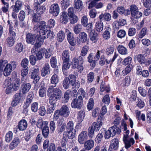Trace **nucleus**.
<instances>
[{
    "label": "nucleus",
    "instance_id": "6ab92c4d",
    "mask_svg": "<svg viewBox=\"0 0 151 151\" xmlns=\"http://www.w3.org/2000/svg\"><path fill=\"white\" fill-rule=\"evenodd\" d=\"M74 8L78 12H81L83 9V5L81 0H75L73 4Z\"/></svg>",
    "mask_w": 151,
    "mask_h": 151
},
{
    "label": "nucleus",
    "instance_id": "e433bc0d",
    "mask_svg": "<svg viewBox=\"0 0 151 151\" xmlns=\"http://www.w3.org/2000/svg\"><path fill=\"white\" fill-rule=\"evenodd\" d=\"M53 49L50 47L46 50L42 49L43 53L45 54V57L46 58H49L52 55Z\"/></svg>",
    "mask_w": 151,
    "mask_h": 151
},
{
    "label": "nucleus",
    "instance_id": "338daca9",
    "mask_svg": "<svg viewBox=\"0 0 151 151\" xmlns=\"http://www.w3.org/2000/svg\"><path fill=\"white\" fill-rule=\"evenodd\" d=\"M82 29V26L81 24H77L74 27L73 31L75 34H78L81 31Z\"/></svg>",
    "mask_w": 151,
    "mask_h": 151
},
{
    "label": "nucleus",
    "instance_id": "2f4dec72",
    "mask_svg": "<svg viewBox=\"0 0 151 151\" xmlns=\"http://www.w3.org/2000/svg\"><path fill=\"white\" fill-rule=\"evenodd\" d=\"M48 124V122L47 121H43L42 119H39L37 121L36 126L38 128L42 129L47 126Z\"/></svg>",
    "mask_w": 151,
    "mask_h": 151
},
{
    "label": "nucleus",
    "instance_id": "c03bdc74",
    "mask_svg": "<svg viewBox=\"0 0 151 151\" xmlns=\"http://www.w3.org/2000/svg\"><path fill=\"white\" fill-rule=\"evenodd\" d=\"M125 144V147L127 149L131 146V144L133 145L134 143V141L133 138H131L129 140L127 139L124 141Z\"/></svg>",
    "mask_w": 151,
    "mask_h": 151
},
{
    "label": "nucleus",
    "instance_id": "5701e85b",
    "mask_svg": "<svg viewBox=\"0 0 151 151\" xmlns=\"http://www.w3.org/2000/svg\"><path fill=\"white\" fill-rule=\"evenodd\" d=\"M72 93L71 91L69 90H67L63 96L62 98V102L64 103L68 102L71 96Z\"/></svg>",
    "mask_w": 151,
    "mask_h": 151
},
{
    "label": "nucleus",
    "instance_id": "f8f14e48",
    "mask_svg": "<svg viewBox=\"0 0 151 151\" xmlns=\"http://www.w3.org/2000/svg\"><path fill=\"white\" fill-rule=\"evenodd\" d=\"M104 119V118L102 115H99L97 122H94L91 127H93V130L95 129L96 131L99 130L102 125L103 123L101 121Z\"/></svg>",
    "mask_w": 151,
    "mask_h": 151
},
{
    "label": "nucleus",
    "instance_id": "79ce46f5",
    "mask_svg": "<svg viewBox=\"0 0 151 151\" xmlns=\"http://www.w3.org/2000/svg\"><path fill=\"white\" fill-rule=\"evenodd\" d=\"M135 57L138 62L140 64H144V63H145V58L144 55L139 54L136 55Z\"/></svg>",
    "mask_w": 151,
    "mask_h": 151
},
{
    "label": "nucleus",
    "instance_id": "774afa93",
    "mask_svg": "<svg viewBox=\"0 0 151 151\" xmlns=\"http://www.w3.org/2000/svg\"><path fill=\"white\" fill-rule=\"evenodd\" d=\"M26 17V13L23 11H21L19 12L18 15V18L20 21H24Z\"/></svg>",
    "mask_w": 151,
    "mask_h": 151
},
{
    "label": "nucleus",
    "instance_id": "603ef678",
    "mask_svg": "<svg viewBox=\"0 0 151 151\" xmlns=\"http://www.w3.org/2000/svg\"><path fill=\"white\" fill-rule=\"evenodd\" d=\"M79 37L83 42H85L87 40V35L84 32H82L80 33L79 35Z\"/></svg>",
    "mask_w": 151,
    "mask_h": 151
},
{
    "label": "nucleus",
    "instance_id": "a878e982",
    "mask_svg": "<svg viewBox=\"0 0 151 151\" xmlns=\"http://www.w3.org/2000/svg\"><path fill=\"white\" fill-rule=\"evenodd\" d=\"M22 5V2L21 1L17 0L15 2V5L12 6L11 8L13 9V11L18 12L19 10L21 9Z\"/></svg>",
    "mask_w": 151,
    "mask_h": 151
},
{
    "label": "nucleus",
    "instance_id": "f3484780",
    "mask_svg": "<svg viewBox=\"0 0 151 151\" xmlns=\"http://www.w3.org/2000/svg\"><path fill=\"white\" fill-rule=\"evenodd\" d=\"M25 82L24 83H22V90L23 94L24 95L29 91L31 88V85L29 83H27V79L25 78Z\"/></svg>",
    "mask_w": 151,
    "mask_h": 151
},
{
    "label": "nucleus",
    "instance_id": "20e7f679",
    "mask_svg": "<svg viewBox=\"0 0 151 151\" xmlns=\"http://www.w3.org/2000/svg\"><path fill=\"white\" fill-rule=\"evenodd\" d=\"M32 18V22L34 24L33 28L34 31L36 32H38L39 30L43 27L41 24L42 22H46L44 21H40L41 19V16L35 13L34 12L31 14Z\"/></svg>",
    "mask_w": 151,
    "mask_h": 151
},
{
    "label": "nucleus",
    "instance_id": "864d4df0",
    "mask_svg": "<svg viewBox=\"0 0 151 151\" xmlns=\"http://www.w3.org/2000/svg\"><path fill=\"white\" fill-rule=\"evenodd\" d=\"M49 133V128L47 126L42 129V133L44 138H47V137Z\"/></svg>",
    "mask_w": 151,
    "mask_h": 151
},
{
    "label": "nucleus",
    "instance_id": "3c124183",
    "mask_svg": "<svg viewBox=\"0 0 151 151\" xmlns=\"http://www.w3.org/2000/svg\"><path fill=\"white\" fill-rule=\"evenodd\" d=\"M114 50V45H110L106 49V53L108 55H111L112 54Z\"/></svg>",
    "mask_w": 151,
    "mask_h": 151
},
{
    "label": "nucleus",
    "instance_id": "09e8293b",
    "mask_svg": "<svg viewBox=\"0 0 151 151\" xmlns=\"http://www.w3.org/2000/svg\"><path fill=\"white\" fill-rule=\"evenodd\" d=\"M14 49L17 52L20 53L23 50V45L21 42L17 43L15 46Z\"/></svg>",
    "mask_w": 151,
    "mask_h": 151
},
{
    "label": "nucleus",
    "instance_id": "58836bf2",
    "mask_svg": "<svg viewBox=\"0 0 151 151\" xmlns=\"http://www.w3.org/2000/svg\"><path fill=\"white\" fill-rule=\"evenodd\" d=\"M118 52L122 55H126L127 54L128 51L127 48L122 45H119L117 47Z\"/></svg>",
    "mask_w": 151,
    "mask_h": 151
},
{
    "label": "nucleus",
    "instance_id": "72a5a7b5",
    "mask_svg": "<svg viewBox=\"0 0 151 151\" xmlns=\"http://www.w3.org/2000/svg\"><path fill=\"white\" fill-rule=\"evenodd\" d=\"M89 37L90 40L94 43L96 42L99 39L97 33L94 31L90 32Z\"/></svg>",
    "mask_w": 151,
    "mask_h": 151
},
{
    "label": "nucleus",
    "instance_id": "de8ad7c7",
    "mask_svg": "<svg viewBox=\"0 0 151 151\" xmlns=\"http://www.w3.org/2000/svg\"><path fill=\"white\" fill-rule=\"evenodd\" d=\"M95 75L93 72H90L87 75V81L88 83H91L94 79Z\"/></svg>",
    "mask_w": 151,
    "mask_h": 151
},
{
    "label": "nucleus",
    "instance_id": "bb28decb",
    "mask_svg": "<svg viewBox=\"0 0 151 151\" xmlns=\"http://www.w3.org/2000/svg\"><path fill=\"white\" fill-rule=\"evenodd\" d=\"M20 143V140L18 137L14 138L9 145V148L10 150H13L16 148Z\"/></svg>",
    "mask_w": 151,
    "mask_h": 151
},
{
    "label": "nucleus",
    "instance_id": "dca6fc26",
    "mask_svg": "<svg viewBox=\"0 0 151 151\" xmlns=\"http://www.w3.org/2000/svg\"><path fill=\"white\" fill-rule=\"evenodd\" d=\"M59 110L60 112V116L65 117H67L69 116L70 111L67 105H63Z\"/></svg>",
    "mask_w": 151,
    "mask_h": 151
},
{
    "label": "nucleus",
    "instance_id": "b1692460",
    "mask_svg": "<svg viewBox=\"0 0 151 151\" xmlns=\"http://www.w3.org/2000/svg\"><path fill=\"white\" fill-rule=\"evenodd\" d=\"M99 18L102 21H109L111 19V15L109 13H102L99 17Z\"/></svg>",
    "mask_w": 151,
    "mask_h": 151
},
{
    "label": "nucleus",
    "instance_id": "a211bd4d",
    "mask_svg": "<svg viewBox=\"0 0 151 151\" xmlns=\"http://www.w3.org/2000/svg\"><path fill=\"white\" fill-rule=\"evenodd\" d=\"M119 143V140L117 138L113 139L111 141L108 151H112L113 150H117L118 147Z\"/></svg>",
    "mask_w": 151,
    "mask_h": 151
},
{
    "label": "nucleus",
    "instance_id": "aec40b11",
    "mask_svg": "<svg viewBox=\"0 0 151 151\" xmlns=\"http://www.w3.org/2000/svg\"><path fill=\"white\" fill-rule=\"evenodd\" d=\"M88 138V135L87 132L83 131L79 135L78 141L80 143L83 144Z\"/></svg>",
    "mask_w": 151,
    "mask_h": 151
},
{
    "label": "nucleus",
    "instance_id": "5fc2aeb1",
    "mask_svg": "<svg viewBox=\"0 0 151 151\" xmlns=\"http://www.w3.org/2000/svg\"><path fill=\"white\" fill-rule=\"evenodd\" d=\"M39 68L38 67H36V68L34 67L32 70L30 77H32L33 76H39Z\"/></svg>",
    "mask_w": 151,
    "mask_h": 151
},
{
    "label": "nucleus",
    "instance_id": "0e129e2a",
    "mask_svg": "<svg viewBox=\"0 0 151 151\" xmlns=\"http://www.w3.org/2000/svg\"><path fill=\"white\" fill-rule=\"evenodd\" d=\"M69 17H70V24H74L77 22L78 18L76 15L70 16Z\"/></svg>",
    "mask_w": 151,
    "mask_h": 151
},
{
    "label": "nucleus",
    "instance_id": "2eb2a0df",
    "mask_svg": "<svg viewBox=\"0 0 151 151\" xmlns=\"http://www.w3.org/2000/svg\"><path fill=\"white\" fill-rule=\"evenodd\" d=\"M58 69H57L54 71V74L52 76L50 79V83L53 84L52 85L53 87H56L57 84L59 82V77L58 74Z\"/></svg>",
    "mask_w": 151,
    "mask_h": 151
},
{
    "label": "nucleus",
    "instance_id": "4c0bfd02",
    "mask_svg": "<svg viewBox=\"0 0 151 151\" xmlns=\"http://www.w3.org/2000/svg\"><path fill=\"white\" fill-rule=\"evenodd\" d=\"M60 19V21L62 23L64 24H66L68 22V17L67 15V12H62Z\"/></svg>",
    "mask_w": 151,
    "mask_h": 151
},
{
    "label": "nucleus",
    "instance_id": "0eeeda50",
    "mask_svg": "<svg viewBox=\"0 0 151 151\" xmlns=\"http://www.w3.org/2000/svg\"><path fill=\"white\" fill-rule=\"evenodd\" d=\"M83 98L81 96H79L77 99H74L71 103V106L72 108L80 109L83 105Z\"/></svg>",
    "mask_w": 151,
    "mask_h": 151
},
{
    "label": "nucleus",
    "instance_id": "bf43d9fd",
    "mask_svg": "<svg viewBox=\"0 0 151 151\" xmlns=\"http://www.w3.org/2000/svg\"><path fill=\"white\" fill-rule=\"evenodd\" d=\"M61 4L62 8L65 9L70 5V1L69 0H63L61 1Z\"/></svg>",
    "mask_w": 151,
    "mask_h": 151
},
{
    "label": "nucleus",
    "instance_id": "7ed1b4c3",
    "mask_svg": "<svg viewBox=\"0 0 151 151\" xmlns=\"http://www.w3.org/2000/svg\"><path fill=\"white\" fill-rule=\"evenodd\" d=\"M52 86H50L47 89V92L49 93H52L49 98V100L55 101V100L60 99L62 96V92L59 88H55Z\"/></svg>",
    "mask_w": 151,
    "mask_h": 151
},
{
    "label": "nucleus",
    "instance_id": "c756f323",
    "mask_svg": "<svg viewBox=\"0 0 151 151\" xmlns=\"http://www.w3.org/2000/svg\"><path fill=\"white\" fill-rule=\"evenodd\" d=\"M67 39L70 44L72 46L76 45V41L73 34L70 32H69L67 35Z\"/></svg>",
    "mask_w": 151,
    "mask_h": 151
},
{
    "label": "nucleus",
    "instance_id": "69168bd1",
    "mask_svg": "<svg viewBox=\"0 0 151 151\" xmlns=\"http://www.w3.org/2000/svg\"><path fill=\"white\" fill-rule=\"evenodd\" d=\"M72 83H71V85L72 86V88L73 89L74 88L78 89L79 88L80 86V83L78 81H76L75 80V81L72 80Z\"/></svg>",
    "mask_w": 151,
    "mask_h": 151
},
{
    "label": "nucleus",
    "instance_id": "49530a36",
    "mask_svg": "<svg viewBox=\"0 0 151 151\" xmlns=\"http://www.w3.org/2000/svg\"><path fill=\"white\" fill-rule=\"evenodd\" d=\"M88 61L90 63L91 65L93 67H94L96 64V61L95 59L93 60V55L92 53L89 54L88 57Z\"/></svg>",
    "mask_w": 151,
    "mask_h": 151
},
{
    "label": "nucleus",
    "instance_id": "ea45409f",
    "mask_svg": "<svg viewBox=\"0 0 151 151\" xmlns=\"http://www.w3.org/2000/svg\"><path fill=\"white\" fill-rule=\"evenodd\" d=\"M65 37V34L64 32L60 31L57 34V40L60 42H62L64 39Z\"/></svg>",
    "mask_w": 151,
    "mask_h": 151
},
{
    "label": "nucleus",
    "instance_id": "f257e3e1",
    "mask_svg": "<svg viewBox=\"0 0 151 151\" xmlns=\"http://www.w3.org/2000/svg\"><path fill=\"white\" fill-rule=\"evenodd\" d=\"M43 27L40 29L39 32V36L37 38L38 40H40V42H38L35 44V48L40 47L43 42V40L46 38L53 39L55 36V34L53 31L47 29V26L46 22H42L41 23Z\"/></svg>",
    "mask_w": 151,
    "mask_h": 151
},
{
    "label": "nucleus",
    "instance_id": "13d9d810",
    "mask_svg": "<svg viewBox=\"0 0 151 151\" xmlns=\"http://www.w3.org/2000/svg\"><path fill=\"white\" fill-rule=\"evenodd\" d=\"M67 132L68 133V137L69 139H72L75 137L76 133L75 130L67 131Z\"/></svg>",
    "mask_w": 151,
    "mask_h": 151
},
{
    "label": "nucleus",
    "instance_id": "a18cd8bd",
    "mask_svg": "<svg viewBox=\"0 0 151 151\" xmlns=\"http://www.w3.org/2000/svg\"><path fill=\"white\" fill-rule=\"evenodd\" d=\"M133 68V66L132 64L128 65L122 72V74L123 76L127 75L130 72Z\"/></svg>",
    "mask_w": 151,
    "mask_h": 151
},
{
    "label": "nucleus",
    "instance_id": "39448f33",
    "mask_svg": "<svg viewBox=\"0 0 151 151\" xmlns=\"http://www.w3.org/2000/svg\"><path fill=\"white\" fill-rule=\"evenodd\" d=\"M39 35H36V34H32L31 33L27 34L26 37V41L28 44H31L32 45H34L35 48L33 47L32 49L31 52L32 53L35 52L36 49L38 48H35V44L38 42H40V40H38V37Z\"/></svg>",
    "mask_w": 151,
    "mask_h": 151
},
{
    "label": "nucleus",
    "instance_id": "37998d69",
    "mask_svg": "<svg viewBox=\"0 0 151 151\" xmlns=\"http://www.w3.org/2000/svg\"><path fill=\"white\" fill-rule=\"evenodd\" d=\"M127 23L126 20L125 19L121 18L118 20L114 22L115 26L117 25L118 26L122 27L124 26Z\"/></svg>",
    "mask_w": 151,
    "mask_h": 151
},
{
    "label": "nucleus",
    "instance_id": "6e6d98bb",
    "mask_svg": "<svg viewBox=\"0 0 151 151\" xmlns=\"http://www.w3.org/2000/svg\"><path fill=\"white\" fill-rule=\"evenodd\" d=\"M85 116V112L83 111H79L78 114L77 119L78 120V122L80 123L84 119Z\"/></svg>",
    "mask_w": 151,
    "mask_h": 151
},
{
    "label": "nucleus",
    "instance_id": "c9c22d12",
    "mask_svg": "<svg viewBox=\"0 0 151 151\" xmlns=\"http://www.w3.org/2000/svg\"><path fill=\"white\" fill-rule=\"evenodd\" d=\"M103 29V24L102 21L99 19L95 24V29L97 32H100L102 31Z\"/></svg>",
    "mask_w": 151,
    "mask_h": 151
},
{
    "label": "nucleus",
    "instance_id": "ddd939ff",
    "mask_svg": "<svg viewBox=\"0 0 151 151\" xmlns=\"http://www.w3.org/2000/svg\"><path fill=\"white\" fill-rule=\"evenodd\" d=\"M41 4L34 3L33 6L34 9L35 10L36 13L38 15H41L46 10V8L45 6H41Z\"/></svg>",
    "mask_w": 151,
    "mask_h": 151
},
{
    "label": "nucleus",
    "instance_id": "393cba45",
    "mask_svg": "<svg viewBox=\"0 0 151 151\" xmlns=\"http://www.w3.org/2000/svg\"><path fill=\"white\" fill-rule=\"evenodd\" d=\"M27 123L25 119H22L19 122L17 127L19 130L24 131L27 128Z\"/></svg>",
    "mask_w": 151,
    "mask_h": 151
},
{
    "label": "nucleus",
    "instance_id": "cd10ccee",
    "mask_svg": "<svg viewBox=\"0 0 151 151\" xmlns=\"http://www.w3.org/2000/svg\"><path fill=\"white\" fill-rule=\"evenodd\" d=\"M94 142L92 139L87 140L84 143V149L86 150H90L93 147Z\"/></svg>",
    "mask_w": 151,
    "mask_h": 151
},
{
    "label": "nucleus",
    "instance_id": "1a4fd4ad",
    "mask_svg": "<svg viewBox=\"0 0 151 151\" xmlns=\"http://www.w3.org/2000/svg\"><path fill=\"white\" fill-rule=\"evenodd\" d=\"M43 148L44 150L47 149L46 151H58L56 150L55 144L53 143H49V141L47 139L44 142Z\"/></svg>",
    "mask_w": 151,
    "mask_h": 151
},
{
    "label": "nucleus",
    "instance_id": "4468645a",
    "mask_svg": "<svg viewBox=\"0 0 151 151\" xmlns=\"http://www.w3.org/2000/svg\"><path fill=\"white\" fill-rule=\"evenodd\" d=\"M59 11L60 8L58 4H53L51 6L49 12L54 16L56 17L58 15Z\"/></svg>",
    "mask_w": 151,
    "mask_h": 151
},
{
    "label": "nucleus",
    "instance_id": "4d7b16f0",
    "mask_svg": "<svg viewBox=\"0 0 151 151\" xmlns=\"http://www.w3.org/2000/svg\"><path fill=\"white\" fill-rule=\"evenodd\" d=\"M13 133L11 131L7 133L5 137V140L6 142H9L12 139Z\"/></svg>",
    "mask_w": 151,
    "mask_h": 151
},
{
    "label": "nucleus",
    "instance_id": "f03ea898",
    "mask_svg": "<svg viewBox=\"0 0 151 151\" xmlns=\"http://www.w3.org/2000/svg\"><path fill=\"white\" fill-rule=\"evenodd\" d=\"M121 120L120 117H119L115 119L114 122V125L109 128V129L106 131L104 135L105 139H108L111 137H114L116 134H120L121 130L116 125L119 124Z\"/></svg>",
    "mask_w": 151,
    "mask_h": 151
},
{
    "label": "nucleus",
    "instance_id": "412c9836",
    "mask_svg": "<svg viewBox=\"0 0 151 151\" xmlns=\"http://www.w3.org/2000/svg\"><path fill=\"white\" fill-rule=\"evenodd\" d=\"M21 97L22 94L21 93H18L15 94L13 97V100L12 102V105L13 106H16L19 102Z\"/></svg>",
    "mask_w": 151,
    "mask_h": 151
},
{
    "label": "nucleus",
    "instance_id": "a19ab883",
    "mask_svg": "<svg viewBox=\"0 0 151 151\" xmlns=\"http://www.w3.org/2000/svg\"><path fill=\"white\" fill-rule=\"evenodd\" d=\"M71 82H73L72 81V80H70L69 78L68 77L65 78L64 79L63 83L64 88L65 89L68 88Z\"/></svg>",
    "mask_w": 151,
    "mask_h": 151
},
{
    "label": "nucleus",
    "instance_id": "8fccbe9b",
    "mask_svg": "<svg viewBox=\"0 0 151 151\" xmlns=\"http://www.w3.org/2000/svg\"><path fill=\"white\" fill-rule=\"evenodd\" d=\"M69 61H63L62 67L63 71H65V70L69 68L70 67Z\"/></svg>",
    "mask_w": 151,
    "mask_h": 151
},
{
    "label": "nucleus",
    "instance_id": "7c9ffc66",
    "mask_svg": "<svg viewBox=\"0 0 151 151\" xmlns=\"http://www.w3.org/2000/svg\"><path fill=\"white\" fill-rule=\"evenodd\" d=\"M105 31L103 34V37L105 40H108L110 37L111 28L110 27L108 26L105 28Z\"/></svg>",
    "mask_w": 151,
    "mask_h": 151
},
{
    "label": "nucleus",
    "instance_id": "e2e57ef3",
    "mask_svg": "<svg viewBox=\"0 0 151 151\" xmlns=\"http://www.w3.org/2000/svg\"><path fill=\"white\" fill-rule=\"evenodd\" d=\"M8 63L7 60L4 59L0 60V71L3 72V68Z\"/></svg>",
    "mask_w": 151,
    "mask_h": 151
},
{
    "label": "nucleus",
    "instance_id": "f704fd0d",
    "mask_svg": "<svg viewBox=\"0 0 151 151\" xmlns=\"http://www.w3.org/2000/svg\"><path fill=\"white\" fill-rule=\"evenodd\" d=\"M70 53L69 50L63 51L61 54V58L63 61H70Z\"/></svg>",
    "mask_w": 151,
    "mask_h": 151
},
{
    "label": "nucleus",
    "instance_id": "c85d7f7f",
    "mask_svg": "<svg viewBox=\"0 0 151 151\" xmlns=\"http://www.w3.org/2000/svg\"><path fill=\"white\" fill-rule=\"evenodd\" d=\"M50 105L48 106L46 112L47 114H50L53 112L55 109L56 105L55 101L49 100Z\"/></svg>",
    "mask_w": 151,
    "mask_h": 151
},
{
    "label": "nucleus",
    "instance_id": "680f3d73",
    "mask_svg": "<svg viewBox=\"0 0 151 151\" xmlns=\"http://www.w3.org/2000/svg\"><path fill=\"white\" fill-rule=\"evenodd\" d=\"M73 122L72 121H69L66 126L67 131L75 130L73 128Z\"/></svg>",
    "mask_w": 151,
    "mask_h": 151
},
{
    "label": "nucleus",
    "instance_id": "9d476101",
    "mask_svg": "<svg viewBox=\"0 0 151 151\" xmlns=\"http://www.w3.org/2000/svg\"><path fill=\"white\" fill-rule=\"evenodd\" d=\"M83 62V59L81 56L78 57V58L74 57L72 59L71 63V68L73 69L76 68L77 66L80 64H82Z\"/></svg>",
    "mask_w": 151,
    "mask_h": 151
},
{
    "label": "nucleus",
    "instance_id": "9b49d317",
    "mask_svg": "<svg viewBox=\"0 0 151 151\" xmlns=\"http://www.w3.org/2000/svg\"><path fill=\"white\" fill-rule=\"evenodd\" d=\"M9 37L6 40V43L8 47L12 46L14 44L16 33H9Z\"/></svg>",
    "mask_w": 151,
    "mask_h": 151
},
{
    "label": "nucleus",
    "instance_id": "052dcab7",
    "mask_svg": "<svg viewBox=\"0 0 151 151\" xmlns=\"http://www.w3.org/2000/svg\"><path fill=\"white\" fill-rule=\"evenodd\" d=\"M28 64L29 60L28 59L26 58H25L22 60L21 63V65L23 68H28Z\"/></svg>",
    "mask_w": 151,
    "mask_h": 151
},
{
    "label": "nucleus",
    "instance_id": "6e6552de",
    "mask_svg": "<svg viewBox=\"0 0 151 151\" xmlns=\"http://www.w3.org/2000/svg\"><path fill=\"white\" fill-rule=\"evenodd\" d=\"M24 81L25 78L24 77L22 78L21 80L18 78H16L14 81L13 82L10 84L13 89L16 91L19 89L22 83L25 82Z\"/></svg>",
    "mask_w": 151,
    "mask_h": 151
},
{
    "label": "nucleus",
    "instance_id": "423d86ee",
    "mask_svg": "<svg viewBox=\"0 0 151 151\" xmlns=\"http://www.w3.org/2000/svg\"><path fill=\"white\" fill-rule=\"evenodd\" d=\"M129 9L131 11V19L132 20L133 19L140 18L142 16V13L139 11L138 7L136 5L134 4L131 5Z\"/></svg>",
    "mask_w": 151,
    "mask_h": 151
},
{
    "label": "nucleus",
    "instance_id": "4be33fe9",
    "mask_svg": "<svg viewBox=\"0 0 151 151\" xmlns=\"http://www.w3.org/2000/svg\"><path fill=\"white\" fill-rule=\"evenodd\" d=\"M50 73V67L48 63H46L41 71V75L43 77L47 75H49Z\"/></svg>",
    "mask_w": 151,
    "mask_h": 151
},
{
    "label": "nucleus",
    "instance_id": "473e14b6",
    "mask_svg": "<svg viewBox=\"0 0 151 151\" xmlns=\"http://www.w3.org/2000/svg\"><path fill=\"white\" fill-rule=\"evenodd\" d=\"M10 64H6L4 69H3V74L4 76H7L10 75L13 70Z\"/></svg>",
    "mask_w": 151,
    "mask_h": 151
}]
</instances>
